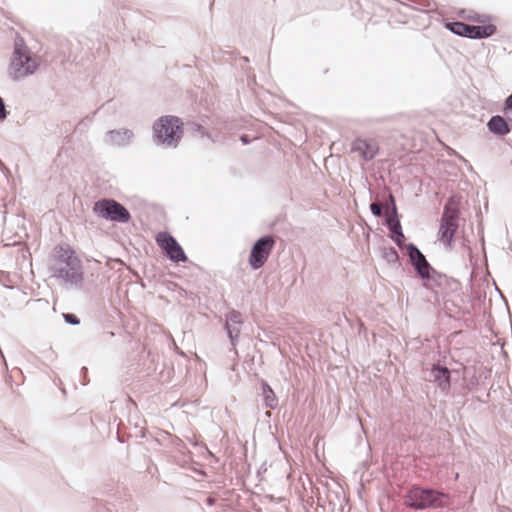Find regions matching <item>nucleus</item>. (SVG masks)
<instances>
[{
	"mask_svg": "<svg viewBox=\"0 0 512 512\" xmlns=\"http://www.w3.org/2000/svg\"><path fill=\"white\" fill-rule=\"evenodd\" d=\"M183 123L177 116L165 115L153 124V142L156 145L177 147L183 135Z\"/></svg>",
	"mask_w": 512,
	"mask_h": 512,
	"instance_id": "1",
	"label": "nucleus"
},
{
	"mask_svg": "<svg viewBox=\"0 0 512 512\" xmlns=\"http://www.w3.org/2000/svg\"><path fill=\"white\" fill-rule=\"evenodd\" d=\"M37 68L38 63L28 53V48L24 40L17 37L15 39L14 52L8 69L9 76L13 80L19 81L34 74Z\"/></svg>",
	"mask_w": 512,
	"mask_h": 512,
	"instance_id": "2",
	"label": "nucleus"
},
{
	"mask_svg": "<svg viewBox=\"0 0 512 512\" xmlns=\"http://www.w3.org/2000/svg\"><path fill=\"white\" fill-rule=\"evenodd\" d=\"M459 210L453 206L452 199H449L444 206L440 220L439 240L446 248H451L454 236L458 230Z\"/></svg>",
	"mask_w": 512,
	"mask_h": 512,
	"instance_id": "3",
	"label": "nucleus"
},
{
	"mask_svg": "<svg viewBox=\"0 0 512 512\" xmlns=\"http://www.w3.org/2000/svg\"><path fill=\"white\" fill-rule=\"evenodd\" d=\"M444 493L437 492L433 489H421L415 487L411 489L406 497V504L414 509L423 510L429 507H443Z\"/></svg>",
	"mask_w": 512,
	"mask_h": 512,
	"instance_id": "4",
	"label": "nucleus"
},
{
	"mask_svg": "<svg viewBox=\"0 0 512 512\" xmlns=\"http://www.w3.org/2000/svg\"><path fill=\"white\" fill-rule=\"evenodd\" d=\"M93 212L99 217L117 223H128L130 212L124 205L111 198H103L94 203Z\"/></svg>",
	"mask_w": 512,
	"mask_h": 512,
	"instance_id": "5",
	"label": "nucleus"
},
{
	"mask_svg": "<svg viewBox=\"0 0 512 512\" xmlns=\"http://www.w3.org/2000/svg\"><path fill=\"white\" fill-rule=\"evenodd\" d=\"M409 261L414 268L417 276L422 280H431L437 274V271L427 261L425 255L419 248L413 244L408 243L405 245Z\"/></svg>",
	"mask_w": 512,
	"mask_h": 512,
	"instance_id": "6",
	"label": "nucleus"
},
{
	"mask_svg": "<svg viewBox=\"0 0 512 512\" xmlns=\"http://www.w3.org/2000/svg\"><path fill=\"white\" fill-rule=\"evenodd\" d=\"M274 245L275 239L272 235H264L256 240L252 246L249 256V264L254 270H258L263 267L269 258Z\"/></svg>",
	"mask_w": 512,
	"mask_h": 512,
	"instance_id": "7",
	"label": "nucleus"
},
{
	"mask_svg": "<svg viewBox=\"0 0 512 512\" xmlns=\"http://www.w3.org/2000/svg\"><path fill=\"white\" fill-rule=\"evenodd\" d=\"M82 263L74 261L72 266L67 267H50L53 277L63 281L66 286L81 288L83 283Z\"/></svg>",
	"mask_w": 512,
	"mask_h": 512,
	"instance_id": "8",
	"label": "nucleus"
},
{
	"mask_svg": "<svg viewBox=\"0 0 512 512\" xmlns=\"http://www.w3.org/2000/svg\"><path fill=\"white\" fill-rule=\"evenodd\" d=\"M156 242L171 261L176 263L187 261L188 258L183 248L170 233H158L156 236Z\"/></svg>",
	"mask_w": 512,
	"mask_h": 512,
	"instance_id": "9",
	"label": "nucleus"
},
{
	"mask_svg": "<svg viewBox=\"0 0 512 512\" xmlns=\"http://www.w3.org/2000/svg\"><path fill=\"white\" fill-rule=\"evenodd\" d=\"M243 325L242 314L238 310H231L225 315L224 329L227 333L229 341L235 349L239 342V336Z\"/></svg>",
	"mask_w": 512,
	"mask_h": 512,
	"instance_id": "10",
	"label": "nucleus"
},
{
	"mask_svg": "<svg viewBox=\"0 0 512 512\" xmlns=\"http://www.w3.org/2000/svg\"><path fill=\"white\" fill-rule=\"evenodd\" d=\"M351 151L357 152L365 160H372L379 151V145L374 139L357 138L352 142Z\"/></svg>",
	"mask_w": 512,
	"mask_h": 512,
	"instance_id": "11",
	"label": "nucleus"
},
{
	"mask_svg": "<svg viewBox=\"0 0 512 512\" xmlns=\"http://www.w3.org/2000/svg\"><path fill=\"white\" fill-rule=\"evenodd\" d=\"M133 137L134 133L130 129H114L106 132L104 141L110 146L125 147L132 142Z\"/></svg>",
	"mask_w": 512,
	"mask_h": 512,
	"instance_id": "12",
	"label": "nucleus"
},
{
	"mask_svg": "<svg viewBox=\"0 0 512 512\" xmlns=\"http://www.w3.org/2000/svg\"><path fill=\"white\" fill-rule=\"evenodd\" d=\"M81 263L80 259L75 255V252L68 246H57L55 248V263L51 267H67L72 266V263Z\"/></svg>",
	"mask_w": 512,
	"mask_h": 512,
	"instance_id": "13",
	"label": "nucleus"
},
{
	"mask_svg": "<svg viewBox=\"0 0 512 512\" xmlns=\"http://www.w3.org/2000/svg\"><path fill=\"white\" fill-rule=\"evenodd\" d=\"M430 374L433 381L442 391H447L450 388L451 373L447 367L433 364Z\"/></svg>",
	"mask_w": 512,
	"mask_h": 512,
	"instance_id": "14",
	"label": "nucleus"
},
{
	"mask_svg": "<svg viewBox=\"0 0 512 512\" xmlns=\"http://www.w3.org/2000/svg\"><path fill=\"white\" fill-rule=\"evenodd\" d=\"M386 225L390 232V237L396 243V245L399 248L405 247V236L403 234L398 215L396 217L394 215L388 216L386 219Z\"/></svg>",
	"mask_w": 512,
	"mask_h": 512,
	"instance_id": "15",
	"label": "nucleus"
},
{
	"mask_svg": "<svg viewBox=\"0 0 512 512\" xmlns=\"http://www.w3.org/2000/svg\"><path fill=\"white\" fill-rule=\"evenodd\" d=\"M496 32V26L493 24L487 25H470L468 24V31L466 37L469 39H486Z\"/></svg>",
	"mask_w": 512,
	"mask_h": 512,
	"instance_id": "16",
	"label": "nucleus"
},
{
	"mask_svg": "<svg viewBox=\"0 0 512 512\" xmlns=\"http://www.w3.org/2000/svg\"><path fill=\"white\" fill-rule=\"evenodd\" d=\"M487 127L491 133L497 136L507 135L511 130L507 120L500 115L492 116L487 122Z\"/></svg>",
	"mask_w": 512,
	"mask_h": 512,
	"instance_id": "17",
	"label": "nucleus"
},
{
	"mask_svg": "<svg viewBox=\"0 0 512 512\" xmlns=\"http://www.w3.org/2000/svg\"><path fill=\"white\" fill-rule=\"evenodd\" d=\"M160 436L161 437L156 439L159 444L175 448L180 454L184 456V458H186V446L179 437L171 435L168 432H163L160 434Z\"/></svg>",
	"mask_w": 512,
	"mask_h": 512,
	"instance_id": "18",
	"label": "nucleus"
},
{
	"mask_svg": "<svg viewBox=\"0 0 512 512\" xmlns=\"http://www.w3.org/2000/svg\"><path fill=\"white\" fill-rule=\"evenodd\" d=\"M261 389H262V397H263L264 405L267 408L275 409L278 406V399H277L273 389L265 381L261 382Z\"/></svg>",
	"mask_w": 512,
	"mask_h": 512,
	"instance_id": "19",
	"label": "nucleus"
},
{
	"mask_svg": "<svg viewBox=\"0 0 512 512\" xmlns=\"http://www.w3.org/2000/svg\"><path fill=\"white\" fill-rule=\"evenodd\" d=\"M446 28L451 31L453 34L466 37L467 31H468V24L454 21V22H447L445 24Z\"/></svg>",
	"mask_w": 512,
	"mask_h": 512,
	"instance_id": "20",
	"label": "nucleus"
},
{
	"mask_svg": "<svg viewBox=\"0 0 512 512\" xmlns=\"http://www.w3.org/2000/svg\"><path fill=\"white\" fill-rule=\"evenodd\" d=\"M382 256L388 263H396L399 259L398 252L393 247L384 248Z\"/></svg>",
	"mask_w": 512,
	"mask_h": 512,
	"instance_id": "21",
	"label": "nucleus"
},
{
	"mask_svg": "<svg viewBox=\"0 0 512 512\" xmlns=\"http://www.w3.org/2000/svg\"><path fill=\"white\" fill-rule=\"evenodd\" d=\"M388 201H389V203L387 204V210L389 212L388 216L394 215L396 217L398 215V212H397L395 197L392 194H389Z\"/></svg>",
	"mask_w": 512,
	"mask_h": 512,
	"instance_id": "22",
	"label": "nucleus"
},
{
	"mask_svg": "<svg viewBox=\"0 0 512 512\" xmlns=\"http://www.w3.org/2000/svg\"><path fill=\"white\" fill-rule=\"evenodd\" d=\"M383 204L381 202L375 201L370 204L371 213L376 217H381L383 214Z\"/></svg>",
	"mask_w": 512,
	"mask_h": 512,
	"instance_id": "23",
	"label": "nucleus"
},
{
	"mask_svg": "<svg viewBox=\"0 0 512 512\" xmlns=\"http://www.w3.org/2000/svg\"><path fill=\"white\" fill-rule=\"evenodd\" d=\"M63 318L65 322L69 325L76 326L80 324V319L78 318L77 315L73 313H63Z\"/></svg>",
	"mask_w": 512,
	"mask_h": 512,
	"instance_id": "24",
	"label": "nucleus"
},
{
	"mask_svg": "<svg viewBox=\"0 0 512 512\" xmlns=\"http://www.w3.org/2000/svg\"><path fill=\"white\" fill-rule=\"evenodd\" d=\"M191 130L197 132L201 137L211 138L210 134L204 130V128L198 123H190Z\"/></svg>",
	"mask_w": 512,
	"mask_h": 512,
	"instance_id": "25",
	"label": "nucleus"
},
{
	"mask_svg": "<svg viewBox=\"0 0 512 512\" xmlns=\"http://www.w3.org/2000/svg\"><path fill=\"white\" fill-rule=\"evenodd\" d=\"M471 20L478 22V23H485L489 20V16L485 14H475L474 16L470 17Z\"/></svg>",
	"mask_w": 512,
	"mask_h": 512,
	"instance_id": "26",
	"label": "nucleus"
},
{
	"mask_svg": "<svg viewBox=\"0 0 512 512\" xmlns=\"http://www.w3.org/2000/svg\"><path fill=\"white\" fill-rule=\"evenodd\" d=\"M7 110H6V106H5V103L2 99V97L0 96V120H3L7 117Z\"/></svg>",
	"mask_w": 512,
	"mask_h": 512,
	"instance_id": "27",
	"label": "nucleus"
},
{
	"mask_svg": "<svg viewBox=\"0 0 512 512\" xmlns=\"http://www.w3.org/2000/svg\"><path fill=\"white\" fill-rule=\"evenodd\" d=\"M240 140L243 144H249L251 142L249 136L246 134L241 135Z\"/></svg>",
	"mask_w": 512,
	"mask_h": 512,
	"instance_id": "28",
	"label": "nucleus"
},
{
	"mask_svg": "<svg viewBox=\"0 0 512 512\" xmlns=\"http://www.w3.org/2000/svg\"><path fill=\"white\" fill-rule=\"evenodd\" d=\"M46 353H47L46 358H48L50 360H53L55 358L54 351L51 348L47 349Z\"/></svg>",
	"mask_w": 512,
	"mask_h": 512,
	"instance_id": "29",
	"label": "nucleus"
},
{
	"mask_svg": "<svg viewBox=\"0 0 512 512\" xmlns=\"http://www.w3.org/2000/svg\"><path fill=\"white\" fill-rule=\"evenodd\" d=\"M81 371H82L84 374H86V373H87V368H86V367H83V368L81 369Z\"/></svg>",
	"mask_w": 512,
	"mask_h": 512,
	"instance_id": "30",
	"label": "nucleus"
}]
</instances>
